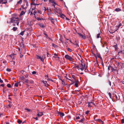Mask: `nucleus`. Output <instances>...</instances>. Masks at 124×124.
<instances>
[{"instance_id": "1", "label": "nucleus", "mask_w": 124, "mask_h": 124, "mask_svg": "<svg viewBox=\"0 0 124 124\" xmlns=\"http://www.w3.org/2000/svg\"><path fill=\"white\" fill-rule=\"evenodd\" d=\"M65 58L66 59L70 61H72V59H73L71 57L69 56L68 54L66 55H65Z\"/></svg>"}, {"instance_id": "2", "label": "nucleus", "mask_w": 124, "mask_h": 124, "mask_svg": "<svg viewBox=\"0 0 124 124\" xmlns=\"http://www.w3.org/2000/svg\"><path fill=\"white\" fill-rule=\"evenodd\" d=\"M18 18V17L15 18L14 17H13L11 18V23H14L15 22L16 20Z\"/></svg>"}, {"instance_id": "3", "label": "nucleus", "mask_w": 124, "mask_h": 124, "mask_svg": "<svg viewBox=\"0 0 124 124\" xmlns=\"http://www.w3.org/2000/svg\"><path fill=\"white\" fill-rule=\"evenodd\" d=\"M97 56L98 58H100V59H101V60H102V58L101 56V55L100 54L97 53L96 54V55H95V57L96 59H97Z\"/></svg>"}, {"instance_id": "4", "label": "nucleus", "mask_w": 124, "mask_h": 124, "mask_svg": "<svg viewBox=\"0 0 124 124\" xmlns=\"http://www.w3.org/2000/svg\"><path fill=\"white\" fill-rule=\"evenodd\" d=\"M56 13L59 14L61 13V9L59 8H56Z\"/></svg>"}, {"instance_id": "5", "label": "nucleus", "mask_w": 124, "mask_h": 124, "mask_svg": "<svg viewBox=\"0 0 124 124\" xmlns=\"http://www.w3.org/2000/svg\"><path fill=\"white\" fill-rule=\"evenodd\" d=\"M36 58L37 59H39L41 60V61L42 62H44V59H43L42 58V57L40 56H38V55H36Z\"/></svg>"}, {"instance_id": "6", "label": "nucleus", "mask_w": 124, "mask_h": 124, "mask_svg": "<svg viewBox=\"0 0 124 124\" xmlns=\"http://www.w3.org/2000/svg\"><path fill=\"white\" fill-rule=\"evenodd\" d=\"M74 82L75 83V86L76 87H78V83H79V81L78 80H75Z\"/></svg>"}, {"instance_id": "7", "label": "nucleus", "mask_w": 124, "mask_h": 124, "mask_svg": "<svg viewBox=\"0 0 124 124\" xmlns=\"http://www.w3.org/2000/svg\"><path fill=\"white\" fill-rule=\"evenodd\" d=\"M79 36L80 37H82V38L84 39H85L86 38L84 36L81 34L80 33H77Z\"/></svg>"}, {"instance_id": "8", "label": "nucleus", "mask_w": 124, "mask_h": 124, "mask_svg": "<svg viewBox=\"0 0 124 124\" xmlns=\"http://www.w3.org/2000/svg\"><path fill=\"white\" fill-rule=\"evenodd\" d=\"M25 11H21L20 14V15H19V16L20 17L23 15L25 14V12H26V9H25Z\"/></svg>"}, {"instance_id": "9", "label": "nucleus", "mask_w": 124, "mask_h": 124, "mask_svg": "<svg viewBox=\"0 0 124 124\" xmlns=\"http://www.w3.org/2000/svg\"><path fill=\"white\" fill-rule=\"evenodd\" d=\"M58 114L60 115V116L61 117H62L63 116H64V114L63 113H61V112H58Z\"/></svg>"}, {"instance_id": "10", "label": "nucleus", "mask_w": 124, "mask_h": 124, "mask_svg": "<svg viewBox=\"0 0 124 124\" xmlns=\"http://www.w3.org/2000/svg\"><path fill=\"white\" fill-rule=\"evenodd\" d=\"M52 6H53L54 8H53V10L54 13H56V8L55 7V6L53 4L52 5Z\"/></svg>"}, {"instance_id": "11", "label": "nucleus", "mask_w": 124, "mask_h": 124, "mask_svg": "<svg viewBox=\"0 0 124 124\" xmlns=\"http://www.w3.org/2000/svg\"><path fill=\"white\" fill-rule=\"evenodd\" d=\"M81 67H85V63L82 62V61H81Z\"/></svg>"}, {"instance_id": "12", "label": "nucleus", "mask_w": 124, "mask_h": 124, "mask_svg": "<svg viewBox=\"0 0 124 124\" xmlns=\"http://www.w3.org/2000/svg\"><path fill=\"white\" fill-rule=\"evenodd\" d=\"M121 10V9L118 8H116L115 10V11L116 12H118L119 11H120Z\"/></svg>"}, {"instance_id": "13", "label": "nucleus", "mask_w": 124, "mask_h": 124, "mask_svg": "<svg viewBox=\"0 0 124 124\" xmlns=\"http://www.w3.org/2000/svg\"><path fill=\"white\" fill-rule=\"evenodd\" d=\"M43 114L42 113V112H39L38 113V114L37 115L39 117H41V116L43 115Z\"/></svg>"}, {"instance_id": "14", "label": "nucleus", "mask_w": 124, "mask_h": 124, "mask_svg": "<svg viewBox=\"0 0 124 124\" xmlns=\"http://www.w3.org/2000/svg\"><path fill=\"white\" fill-rule=\"evenodd\" d=\"M49 2L50 3L51 2L53 3V5H56V3L54 2V0H49Z\"/></svg>"}, {"instance_id": "15", "label": "nucleus", "mask_w": 124, "mask_h": 124, "mask_svg": "<svg viewBox=\"0 0 124 124\" xmlns=\"http://www.w3.org/2000/svg\"><path fill=\"white\" fill-rule=\"evenodd\" d=\"M59 15H60L59 16L60 17H61L62 18H64V17H65V15H63V14H61H61H60Z\"/></svg>"}, {"instance_id": "16", "label": "nucleus", "mask_w": 124, "mask_h": 124, "mask_svg": "<svg viewBox=\"0 0 124 124\" xmlns=\"http://www.w3.org/2000/svg\"><path fill=\"white\" fill-rule=\"evenodd\" d=\"M116 64L117 66H121L122 67V63H121L116 62Z\"/></svg>"}, {"instance_id": "17", "label": "nucleus", "mask_w": 124, "mask_h": 124, "mask_svg": "<svg viewBox=\"0 0 124 124\" xmlns=\"http://www.w3.org/2000/svg\"><path fill=\"white\" fill-rule=\"evenodd\" d=\"M25 79V78L23 76L20 78V80H22L23 81V82H24Z\"/></svg>"}, {"instance_id": "18", "label": "nucleus", "mask_w": 124, "mask_h": 124, "mask_svg": "<svg viewBox=\"0 0 124 124\" xmlns=\"http://www.w3.org/2000/svg\"><path fill=\"white\" fill-rule=\"evenodd\" d=\"M28 82L29 84H33L34 83V81L32 80H29Z\"/></svg>"}, {"instance_id": "19", "label": "nucleus", "mask_w": 124, "mask_h": 124, "mask_svg": "<svg viewBox=\"0 0 124 124\" xmlns=\"http://www.w3.org/2000/svg\"><path fill=\"white\" fill-rule=\"evenodd\" d=\"M43 83L45 84V86H47L48 85L47 83V82L46 81H43Z\"/></svg>"}, {"instance_id": "20", "label": "nucleus", "mask_w": 124, "mask_h": 124, "mask_svg": "<svg viewBox=\"0 0 124 124\" xmlns=\"http://www.w3.org/2000/svg\"><path fill=\"white\" fill-rule=\"evenodd\" d=\"M84 120H85V119L84 118H82L81 120L79 121V122L83 123L84 122Z\"/></svg>"}, {"instance_id": "21", "label": "nucleus", "mask_w": 124, "mask_h": 124, "mask_svg": "<svg viewBox=\"0 0 124 124\" xmlns=\"http://www.w3.org/2000/svg\"><path fill=\"white\" fill-rule=\"evenodd\" d=\"M113 47L115 48L116 50L118 48V47L117 44L114 45L113 46Z\"/></svg>"}, {"instance_id": "22", "label": "nucleus", "mask_w": 124, "mask_h": 124, "mask_svg": "<svg viewBox=\"0 0 124 124\" xmlns=\"http://www.w3.org/2000/svg\"><path fill=\"white\" fill-rule=\"evenodd\" d=\"M44 35L46 36V37L47 38L51 40H52V39H51L50 38L48 37V36H47V35L46 33H44Z\"/></svg>"}, {"instance_id": "23", "label": "nucleus", "mask_w": 124, "mask_h": 124, "mask_svg": "<svg viewBox=\"0 0 124 124\" xmlns=\"http://www.w3.org/2000/svg\"><path fill=\"white\" fill-rule=\"evenodd\" d=\"M19 83H20V82H16L15 83V86L16 87H18V84Z\"/></svg>"}, {"instance_id": "24", "label": "nucleus", "mask_w": 124, "mask_h": 124, "mask_svg": "<svg viewBox=\"0 0 124 124\" xmlns=\"http://www.w3.org/2000/svg\"><path fill=\"white\" fill-rule=\"evenodd\" d=\"M17 29V27H14L13 28L12 30L14 31H16Z\"/></svg>"}, {"instance_id": "25", "label": "nucleus", "mask_w": 124, "mask_h": 124, "mask_svg": "<svg viewBox=\"0 0 124 124\" xmlns=\"http://www.w3.org/2000/svg\"><path fill=\"white\" fill-rule=\"evenodd\" d=\"M98 120L99 122L100 123H104L102 121L101 119H98L96 120Z\"/></svg>"}, {"instance_id": "26", "label": "nucleus", "mask_w": 124, "mask_h": 124, "mask_svg": "<svg viewBox=\"0 0 124 124\" xmlns=\"http://www.w3.org/2000/svg\"><path fill=\"white\" fill-rule=\"evenodd\" d=\"M25 31H22L19 34V35L23 36L24 34V33Z\"/></svg>"}, {"instance_id": "27", "label": "nucleus", "mask_w": 124, "mask_h": 124, "mask_svg": "<svg viewBox=\"0 0 124 124\" xmlns=\"http://www.w3.org/2000/svg\"><path fill=\"white\" fill-rule=\"evenodd\" d=\"M22 0H20L19 1L17 2V4H21L22 3Z\"/></svg>"}, {"instance_id": "28", "label": "nucleus", "mask_w": 124, "mask_h": 124, "mask_svg": "<svg viewBox=\"0 0 124 124\" xmlns=\"http://www.w3.org/2000/svg\"><path fill=\"white\" fill-rule=\"evenodd\" d=\"M28 81L29 80H28V79H26L24 81L25 83H26L27 84L29 83V82H28Z\"/></svg>"}, {"instance_id": "29", "label": "nucleus", "mask_w": 124, "mask_h": 124, "mask_svg": "<svg viewBox=\"0 0 124 124\" xmlns=\"http://www.w3.org/2000/svg\"><path fill=\"white\" fill-rule=\"evenodd\" d=\"M22 122V121L20 120L19 119H18L17 121V123L19 124H20Z\"/></svg>"}, {"instance_id": "30", "label": "nucleus", "mask_w": 124, "mask_h": 124, "mask_svg": "<svg viewBox=\"0 0 124 124\" xmlns=\"http://www.w3.org/2000/svg\"><path fill=\"white\" fill-rule=\"evenodd\" d=\"M110 67L111 69V70L112 71L114 70H116L113 67H112L111 66H110Z\"/></svg>"}, {"instance_id": "31", "label": "nucleus", "mask_w": 124, "mask_h": 124, "mask_svg": "<svg viewBox=\"0 0 124 124\" xmlns=\"http://www.w3.org/2000/svg\"><path fill=\"white\" fill-rule=\"evenodd\" d=\"M48 19L50 21L51 20H54L53 19L52 17H49L48 18Z\"/></svg>"}, {"instance_id": "32", "label": "nucleus", "mask_w": 124, "mask_h": 124, "mask_svg": "<svg viewBox=\"0 0 124 124\" xmlns=\"http://www.w3.org/2000/svg\"><path fill=\"white\" fill-rule=\"evenodd\" d=\"M17 90V89H15L14 90V94H15L16 95V92Z\"/></svg>"}, {"instance_id": "33", "label": "nucleus", "mask_w": 124, "mask_h": 124, "mask_svg": "<svg viewBox=\"0 0 124 124\" xmlns=\"http://www.w3.org/2000/svg\"><path fill=\"white\" fill-rule=\"evenodd\" d=\"M101 64H102V67L103 68L104 67V63H103V60H102H102H101Z\"/></svg>"}, {"instance_id": "34", "label": "nucleus", "mask_w": 124, "mask_h": 124, "mask_svg": "<svg viewBox=\"0 0 124 124\" xmlns=\"http://www.w3.org/2000/svg\"><path fill=\"white\" fill-rule=\"evenodd\" d=\"M108 95H109V96L110 97V98H111V93H110V92H109L108 93Z\"/></svg>"}, {"instance_id": "35", "label": "nucleus", "mask_w": 124, "mask_h": 124, "mask_svg": "<svg viewBox=\"0 0 124 124\" xmlns=\"http://www.w3.org/2000/svg\"><path fill=\"white\" fill-rule=\"evenodd\" d=\"M124 54V53L123 52V51H121L118 52V54Z\"/></svg>"}, {"instance_id": "36", "label": "nucleus", "mask_w": 124, "mask_h": 124, "mask_svg": "<svg viewBox=\"0 0 124 124\" xmlns=\"http://www.w3.org/2000/svg\"><path fill=\"white\" fill-rule=\"evenodd\" d=\"M5 1L4 2H3L2 3V4H5L6 3H7V0H4Z\"/></svg>"}, {"instance_id": "37", "label": "nucleus", "mask_w": 124, "mask_h": 124, "mask_svg": "<svg viewBox=\"0 0 124 124\" xmlns=\"http://www.w3.org/2000/svg\"><path fill=\"white\" fill-rule=\"evenodd\" d=\"M67 78V79H68V80H69L70 81H71L72 83L71 84H72L73 83H74V82L72 80H71L70 79H69L68 78Z\"/></svg>"}, {"instance_id": "38", "label": "nucleus", "mask_w": 124, "mask_h": 124, "mask_svg": "<svg viewBox=\"0 0 124 124\" xmlns=\"http://www.w3.org/2000/svg\"><path fill=\"white\" fill-rule=\"evenodd\" d=\"M6 70L7 71H8V72H10L11 70V69H9V68H7V69H6Z\"/></svg>"}, {"instance_id": "39", "label": "nucleus", "mask_w": 124, "mask_h": 124, "mask_svg": "<svg viewBox=\"0 0 124 124\" xmlns=\"http://www.w3.org/2000/svg\"><path fill=\"white\" fill-rule=\"evenodd\" d=\"M7 86L9 88H11V85L9 84H8L7 85Z\"/></svg>"}, {"instance_id": "40", "label": "nucleus", "mask_w": 124, "mask_h": 124, "mask_svg": "<svg viewBox=\"0 0 124 124\" xmlns=\"http://www.w3.org/2000/svg\"><path fill=\"white\" fill-rule=\"evenodd\" d=\"M41 57H42V58L43 59H44H44L45 58V55L43 54L42 55V56Z\"/></svg>"}, {"instance_id": "41", "label": "nucleus", "mask_w": 124, "mask_h": 124, "mask_svg": "<svg viewBox=\"0 0 124 124\" xmlns=\"http://www.w3.org/2000/svg\"><path fill=\"white\" fill-rule=\"evenodd\" d=\"M67 50L69 51L70 52H71L72 51L71 49L69 48H68Z\"/></svg>"}, {"instance_id": "42", "label": "nucleus", "mask_w": 124, "mask_h": 124, "mask_svg": "<svg viewBox=\"0 0 124 124\" xmlns=\"http://www.w3.org/2000/svg\"><path fill=\"white\" fill-rule=\"evenodd\" d=\"M100 33H98V34L97 36V38H98L100 37Z\"/></svg>"}, {"instance_id": "43", "label": "nucleus", "mask_w": 124, "mask_h": 124, "mask_svg": "<svg viewBox=\"0 0 124 124\" xmlns=\"http://www.w3.org/2000/svg\"><path fill=\"white\" fill-rule=\"evenodd\" d=\"M38 20V21H39V20H41V19H42V18H39V17H37V18H36Z\"/></svg>"}, {"instance_id": "44", "label": "nucleus", "mask_w": 124, "mask_h": 124, "mask_svg": "<svg viewBox=\"0 0 124 124\" xmlns=\"http://www.w3.org/2000/svg\"><path fill=\"white\" fill-rule=\"evenodd\" d=\"M36 73V71H33L32 72V75H33L34 74H35Z\"/></svg>"}, {"instance_id": "45", "label": "nucleus", "mask_w": 124, "mask_h": 124, "mask_svg": "<svg viewBox=\"0 0 124 124\" xmlns=\"http://www.w3.org/2000/svg\"><path fill=\"white\" fill-rule=\"evenodd\" d=\"M25 109L27 110V112H30V111H31L30 109L28 108H26Z\"/></svg>"}, {"instance_id": "46", "label": "nucleus", "mask_w": 124, "mask_h": 124, "mask_svg": "<svg viewBox=\"0 0 124 124\" xmlns=\"http://www.w3.org/2000/svg\"><path fill=\"white\" fill-rule=\"evenodd\" d=\"M3 115V114L0 112V117H1L2 115Z\"/></svg>"}, {"instance_id": "47", "label": "nucleus", "mask_w": 124, "mask_h": 124, "mask_svg": "<svg viewBox=\"0 0 124 124\" xmlns=\"http://www.w3.org/2000/svg\"><path fill=\"white\" fill-rule=\"evenodd\" d=\"M121 122L122 123H124V119H123L121 120Z\"/></svg>"}, {"instance_id": "48", "label": "nucleus", "mask_w": 124, "mask_h": 124, "mask_svg": "<svg viewBox=\"0 0 124 124\" xmlns=\"http://www.w3.org/2000/svg\"><path fill=\"white\" fill-rule=\"evenodd\" d=\"M89 110H87L85 114L87 115H88V114L89 113Z\"/></svg>"}, {"instance_id": "49", "label": "nucleus", "mask_w": 124, "mask_h": 124, "mask_svg": "<svg viewBox=\"0 0 124 124\" xmlns=\"http://www.w3.org/2000/svg\"><path fill=\"white\" fill-rule=\"evenodd\" d=\"M85 67H81L80 69L81 70V71H83L84 70V68H85Z\"/></svg>"}, {"instance_id": "50", "label": "nucleus", "mask_w": 124, "mask_h": 124, "mask_svg": "<svg viewBox=\"0 0 124 124\" xmlns=\"http://www.w3.org/2000/svg\"><path fill=\"white\" fill-rule=\"evenodd\" d=\"M47 10L49 11V12H50L51 11V10L50 8H47Z\"/></svg>"}, {"instance_id": "51", "label": "nucleus", "mask_w": 124, "mask_h": 124, "mask_svg": "<svg viewBox=\"0 0 124 124\" xmlns=\"http://www.w3.org/2000/svg\"><path fill=\"white\" fill-rule=\"evenodd\" d=\"M21 7L23 8L24 9H26V8H24L23 6L22 5Z\"/></svg>"}, {"instance_id": "52", "label": "nucleus", "mask_w": 124, "mask_h": 124, "mask_svg": "<svg viewBox=\"0 0 124 124\" xmlns=\"http://www.w3.org/2000/svg\"><path fill=\"white\" fill-rule=\"evenodd\" d=\"M36 4L35 3H33V2H32L31 3V5H35Z\"/></svg>"}, {"instance_id": "53", "label": "nucleus", "mask_w": 124, "mask_h": 124, "mask_svg": "<svg viewBox=\"0 0 124 124\" xmlns=\"http://www.w3.org/2000/svg\"><path fill=\"white\" fill-rule=\"evenodd\" d=\"M47 56L48 57H49L50 56V55L48 53V52H47Z\"/></svg>"}, {"instance_id": "54", "label": "nucleus", "mask_w": 124, "mask_h": 124, "mask_svg": "<svg viewBox=\"0 0 124 124\" xmlns=\"http://www.w3.org/2000/svg\"><path fill=\"white\" fill-rule=\"evenodd\" d=\"M11 107L10 104H9L8 106V108H10Z\"/></svg>"}, {"instance_id": "55", "label": "nucleus", "mask_w": 124, "mask_h": 124, "mask_svg": "<svg viewBox=\"0 0 124 124\" xmlns=\"http://www.w3.org/2000/svg\"><path fill=\"white\" fill-rule=\"evenodd\" d=\"M25 72V71L24 70H21L20 71V72L22 74H23L24 72Z\"/></svg>"}, {"instance_id": "56", "label": "nucleus", "mask_w": 124, "mask_h": 124, "mask_svg": "<svg viewBox=\"0 0 124 124\" xmlns=\"http://www.w3.org/2000/svg\"><path fill=\"white\" fill-rule=\"evenodd\" d=\"M52 46H54V47H55V46H57L56 45H55L54 44V43H52Z\"/></svg>"}, {"instance_id": "57", "label": "nucleus", "mask_w": 124, "mask_h": 124, "mask_svg": "<svg viewBox=\"0 0 124 124\" xmlns=\"http://www.w3.org/2000/svg\"><path fill=\"white\" fill-rule=\"evenodd\" d=\"M122 25V24H121V23H120L119 24V25H118V28H119V27H120Z\"/></svg>"}, {"instance_id": "58", "label": "nucleus", "mask_w": 124, "mask_h": 124, "mask_svg": "<svg viewBox=\"0 0 124 124\" xmlns=\"http://www.w3.org/2000/svg\"><path fill=\"white\" fill-rule=\"evenodd\" d=\"M0 82L1 83H2L3 82V80H2L0 78Z\"/></svg>"}, {"instance_id": "59", "label": "nucleus", "mask_w": 124, "mask_h": 124, "mask_svg": "<svg viewBox=\"0 0 124 124\" xmlns=\"http://www.w3.org/2000/svg\"><path fill=\"white\" fill-rule=\"evenodd\" d=\"M36 11H34V13H33V15H35V14L36 13Z\"/></svg>"}, {"instance_id": "60", "label": "nucleus", "mask_w": 124, "mask_h": 124, "mask_svg": "<svg viewBox=\"0 0 124 124\" xmlns=\"http://www.w3.org/2000/svg\"><path fill=\"white\" fill-rule=\"evenodd\" d=\"M72 78L74 79H75V76L74 75H72Z\"/></svg>"}, {"instance_id": "61", "label": "nucleus", "mask_w": 124, "mask_h": 124, "mask_svg": "<svg viewBox=\"0 0 124 124\" xmlns=\"http://www.w3.org/2000/svg\"><path fill=\"white\" fill-rule=\"evenodd\" d=\"M0 86L3 87H4V84H1L0 85Z\"/></svg>"}, {"instance_id": "62", "label": "nucleus", "mask_w": 124, "mask_h": 124, "mask_svg": "<svg viewBox=\"0 0 124 124\" xmlns=\"http://www.w3.org/2000/svg\"><path fill=\"white\" fill-rule=\"evenodd\" d=\"M75 68H77L78 69L79 68V66L78 65H77L75 66Z\"/></svg>"}, {"instance_id": "63", "label": "nucleus", "mask_w": 124, "mask_h": 124, "mask_svg": "<svg viewBox=\"0 0 124 124\" xmlns=\"http://www.w3.org/2000/svg\"><path fill=\"white\" fill-rule=\"evenodd\" d=\"M40 27H44L43 26V25L42 24H40Z\"/></svg>"}, {"instance_id": "64", "label": "nucleus", "mask_w": 124, "mask_h": 124, "mask_svg": "<svg viewBox=\"0 0 124 124\" xmlns=\"http://www.w3.org/2000/svg\"><path fill=\"white\" fill-rule=\"evenodd\" d=\"M108 83L110 85V86L111 85V82L110 81H108Z\"/></svg>"}]
</instances>
